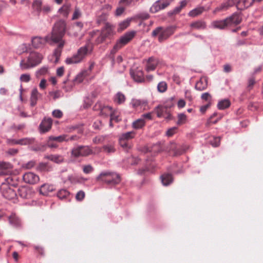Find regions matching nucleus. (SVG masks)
<instances>
[{
  "label": "nucleus",
  "instance_id": "obj_1",
  "mask_svg": "<svg viewBox=\"0 0 263 263\" xmlns=\"http://www.w3.org/2000/svg\"><path fill=\"white\" fill-rule=\"evenodd\" d=\"M66 30V23L64 21L60 20L56 22L53 27L51 39L54 42H59L57 49H55L53 56L55 57V63H58L61 56L62 48L65 44V42L62 39L64 36Z\"/></svg>",
  "mask_w": 263,
  "mask_h": 263
},
{
  "label": "nucleus",
  "instance_id": "obj_2",
  "mask_svg": "<svg viewBox=\"0 0 263 263\" xmlns=\"http://www.w3.org/2000/svg\"><path fill=\"white\" fill-rule=\"evenodd\" d=\"M176 26H169L166 27H158L153 30L152 36L156 37L158 36V40L162 43L167 40L176 31Z\"/></svg>",
  "mask_w": 263,
  "mask_h": 263
},
{
  "label": "nucleus",
  "instance_id": "obj_3",
  "mask_svg": "<svg viewBox=\"0 0 263 263\" xmlns=\"http://www.w3.org/2000/svg\"><path fill=\"white\" fill-rule=\"evenodd\" d=\"M92 50V46L88 44L81 47L76 54L71 57L67 58L65 60V63L68 65L80 63L88 53L91 52Z\"/></svg>",
  "mask_w": 263,
  "mask_h": 263
},
{
  "label": "nucleus",
  "instance_id": "obj_4",
  "mask_svg": "<svg viewBox=\"0 0 263 263\" xmlns=\"http://www.w3.org/2000/svg\"><path fill=\"white\" fill-rule=\"evenodd\" d=\"M98 181L105 182L108 184L114 185L121 181L120 176L118 174L110 172L101 173L96 178Z\"/></svg>",
  "mask_w": 263,
  "mask_h": 263
},
{
  "label": "nucleus",
  "instance_id": "obj_5",
  "mask_svg": "<svg viewBox=\"0 0 263 263\" xmlns=\"http://www.w3.org/2000/svg\"><path fill=\"white\" fill-rule=\"evenodd\" d=\"M136 34V31H132L125 33L123 35L121 36L111 50V53H116L118 50L129 43L134 37Z\"/></svg>",
  "mask_w": 263,
  "mask_h": 263
},
{
  "label": "nucleus",
  "instance_id": "obj_6",
  "mask_svg": "<svg viewBox=\"0 0 263 263\" xmlns=\"http://www.w3.org/2000/svg\"><path fill=\"white\" fill-rule=\"evenodd\" d=\"M115 34L113 27L109 23H106L102 29L99 36L96 40L97 44H101L107 40H110Z\"/></svg>",
  "mask_w": 263,
  "mask_h": 263
},
{
  "label": "nucleus",
  "instance_id": "obj_7",
  "mask_svg": "<svg viewBox=\"0 0 263 263\" xmlns=\"http://www.w3.org/2000/svg\"><path fill=\"white\" fill-rule=\"evenodd\" d=\"M92 153V151L87 146H78L71 152L72 155L76 157L87 156Z\"/></svg>",
  "mask_w": 263,
  "mask_h": 263
},
{
  "label": "nucleus",
  "instance_id": "obj_8",
  "mask_svg": "<svg viewBox=\"0 0 263 263\" xmlns=\"http://www.w3.org/2000/svg\"><path fill=\"white\" fill-rule=\"evenodd\" d=\"M174 0H158L151 7L150 11L152 13H156L166 8Z\"/></svg>",
  "mask_w": 263,
  "mask_h": 263
},
{
  "label": "nucleus",
  "instance_id": "obj_9",
  "mask_svg": "<svg viewBox=\"0 0 263 263\" xmlns=\"http://www.w3.org/2000/svg\"><path fill=\"white\" fill-rule=\"evenodd\" d=\"M93 108L95 110H100L101 115H114L117 113L111 106H103L100 102L97 103Z\"/></svg>",
  "mask_w": 263,
  "mask_h": 263
},
{
  "label": "nucleus",
  "instance_id": "obj_10",
  "mask_svg": "<svg viewBox=\"0 0 263 263\" xmlns=\"http://www.w3.org/2000/svg\"><path fill=\"white\" fill-rule=\"evenodd\" d=\"M237 2L238 0H227L217 7L213 11V13L216 14L219 12L227 11L235 5L237 6Z\"/></svg>",
  "mask_w": 263,
  "mask_h": 263
},
{
  "label": "nucleus",
  "instance_id": "obj_11",
  "mask_svg": "<svg viewBox=\"0 0 263 263\" xmlns=\"http://www.w3.org/2000/svg\"><path fill=\"white\" fill-rule=\"evenodd\" d=\"M23 180L27 183L34 184L40 181V177L38 175L32 172L25 173L23 177Z\"/></svg>",
  "mask_w": 263,
  "mask_h": 263
},
{
  "label": "nucleus",
  "instance_id": "obj_12",
  "mask_svg": "<svg viewBox=\"0 0 263 263\" xmlns=\"http://www.w3.org/2000/svg\"><path fill=\"white\" fill-rule=\"evenodd\" d=\"M28 57L30 59L33 67L41 63L42 60L43 59V55L41 53L35 51L31 52L29 53Z\"/></svg>",
  "mask_w": 263,
  "mask_h": 263
},
{
  "label": "nucleus",
  "instance_id": "obj_13",
  "mask_svg": "<svg viewBox=\"0 0 263 263\" xmlns=\"http://www.w3.org/2000/svg\"><path fill=\"white\" fill-rule=\"evenodd\" d=\"M13 166L8 162H0V177L10 175Z\"/></svg>",
  "mask_w": 263,
  "mask_h": 263
},
{
  "label": "nucleus",
  "instance_id": "obj_14",
  "mask_svg": "<svg viewBox=\"0 0 263 263\" xmlns=\"http://www.w3.org/2000/svg\"><path fill=\"white\" fill-rule=\"evenodd\" d=\"M47 41V37L45 38L40 36H34L31 39L32 46L34 48L38 49L43 47Z\"/></svg>",
  "mask_w": 263,
  "mask_h": 263
},
{
  "label": "nucleus",
  "instance_id": "obj_15",
  "mask_svg": "<svg viewBox=\"0 0 263 263\" xmlns=\"http://www.w3.org/2000/svg\"><path fill=\"white\" fill-rule=\"evenodd\" d=\"M228 26H236L240 23L241 18L239 15L236 13H233L231 16L226 18Z\"/></svg>",
  "mask_w": 263,
  "mask_h": 263
},
{
  "label": "nucleus",
  "instance_id": "obj_16",
  "mask_svg": "<svg viewBox=\"0 0 263 263\" xmlns=\"http://www.w3.org/2000/svg\"><path fill=\"white\" fill-rule=\"evenodd\" d=\"M159 63L158 59L154 57H150L146 61L145 69L147 71L154 70Z\"/></svg>",
  "mask_w": 263,
  "mask_h": 263
},
{
  "label": "nucleus",
  "instance_id": "obj_17",
  "mask_svg": "<svg viewBox=\"0 0 263 263\" xmlns=\"http://www.w3.org/2000/svg\"><path fill=\"white\" fill-rule=\"evenodd\" d=\"M52 120L50 118H45L40 125L41 133L48 131L51 127Z\"/></svg>",
  "mask_w": 263,
  "mask_h": 263
},
{
  "label": "nucleus",
  "instance_id": "obj_18",
  "mask_svg": "<svg viewBox=\"0 0 263 263\" xmlns=\"http://www.w3.org/2000/svg\"><path fill=\"white\" fill-rule=\"evenodd\" d=\"M19 65L22 70H27L33 67L28 56L22 58Z\"/></svg>",
  "mask_w": 263,
  "mask_h": 263
},
{
  "label": "nucleus",
  "instance_id": "obj_19",
  "mask_svg": "<svg viewBox=\"0 0 263 263\" xmlns=\"http://www.w3.org/2000/svg\"><path fill=\"white\" fill-rule=\"evenodd\" d=\"M130 74L132 78L137 82H142L144 80L143 77V72L142 70H138L136 71L131 70Z\"/></svg>",
  "mask_w": 263,
  "mask_h": 263
},
{
  "label": "nucleus",
  "instance_id": "obj_20",
  "mask_svg": "<svg viewBox=\"0 0 263 263\" xmlns=\"http://www.w3.org/2000/svg\"><path fill=\"white\" fill-rule=\"evenodd\" d=\"M190 27L193 29L204 30L206 27V24L204 21L199 20L192 23Z\"/></svg>",
  "mask_w": 263,
  "mask_h": 263
},
{
  "label": "nucleus",
  "instance_id": "obj_21",
  "mask_svg": "<svg viewBox=\"0 0 263 263\" xmlns=\"http://www.w3.org/2000/svg\"><path fill=\"white\" fill-rule=\"evenodd\" d=\"M130 104L132 107L135 109L139 107L142 108V107H145L147 105V102L145 100L133 99H132Z\"/></svg>",
  "mask_w": 263,
  "mask_h": 263
},
{
  "label": "nucleus",
  "instance_id": "obj_22",
  "mask_svg": "<svg viewBox=\"0 0 263 263\" xmlns=\"http://www.w3.org/2000/svg\"><path fill=\"white\" fill-rule=\"evenodd\" d=\"M54 190L53 185L48 184H44L42 185L40 189V192L41 194L46 196L49 193Z\"/></svg>",
  "mask_w": 263,
  "mask_h": 263
},
{
  "label": "nucleus",
  "instance_id": "obj_23",
  "mask_svg": "<svg viewBox=\"0 0 263 263\" xmlns=\"http://www.w3.org/2000/svg\"><path fill=\"white\" fill-rule=\"evenodd\" d=\"M211 25L214 28L219 29H224L228 26L226 19L223 20L214 21L212 23Z\"/></svg>",
  "mask_w": 263,
  "mask_h": 263
},
{
  "label": "nucleus",
  "instance_id": "obj_24",
  "mask_svg": "<svg viewBox=\"0 0 263 263\" xmlns=\"http://www.w3.org/2000/svg\"><path fill=\"white\" fill-rule=\"evenodd\" d=\"M255 0H238L237 3V7H243L241 9L247 8L251 6Z\"/></svg>",
  "mask_w": 263,
  "mask_h": 263
},
{
  "label": "nucleus",
  "instance_id": "obj_25",
  "mask_svg": "<svg viewBox=\"0 0 263 263\" xmlns=\"http://www.w3.org/2000/svg\"><path fill=\"white\" fill-rule=\"evenodd\" d=\"M126 100L125 95L121 92H117L114 97V101L115 103L118 104H123Z\"/></svg>",
  "mask_w": 263,
  "mask_h": 263
},
{
  "label": "nucleus",
  "instance_id": "obj_26",
  "mask_svg": "<svg viewBox=\"0 0 263 263\" xmlns=\"http://www.w3.org/2000/svg\"><path fill=\"white\" fill-rule=\"evenodd\" d=\"M161 182L164 185L167 186L173 182V177L170 174H164L161 176Z\"/></svg>",
  "mask_w": 263,
  "mask_h": 263
},
{
  "label": "nucleus",
  "instance_id": "obj_27",
  "mask_svg": "<svg viewBox=\"0 0 263 263\" xmlns=\"http://www.w3.org/2000/svg\"><path fill=\"white\" fill-rule=\"evenodd\" d=\"M104 152L107 154L114 153L116 152L115 144L114 142L104 145L102 147Z\"/></svg>",
  "mask_w": 263,
  "mask_h": 263
},
{
  "label": "nucleus",
  "instance_id": "obj_28",
  "mask_svg": "<svg viewBox=\"0 0 263 263\" xmlns=\"http://www.w3.org/2000/svg\"><path fill=\"white\" fill-rule=\"evenodd\" d=\"M70 7L71 5L69 3H66L59 10V11L64 16L67 17L70 12Z\"/></svg>",
  "mask_w": 263,
  "mask_h": 263
},
{
  "label": "nucleus",
  "instance_id": "obj_29",
  "mask_svg": "<svg viewBox=\"0 0 263 263\" xmlns=\"http://www.w3.org/2000/svg\"><path fill=\"white\" fill-rule=\"evenodd\" d=\"M43 6L42 0H34L32 5L33 9L37 11L39 14L42 12Z\"/></svg>",
  "mask_w": 263,
  "mask_h": 263
},
{
  "label": "nucleus",
  "instance_id": "obj_30",
  "mask_svg": "<svg viewBox=\"0 0 263 263\" xmlns=\"http://www.w3.org/2000/svg\"><path fill=\"white\" fill-rule=\"evenodd\" d=\"M39 92L36 88H33L31 91L30 102L31 105L34 106L36 104L37 98H38Z\"/></svg>",
  "mask_w": 263,
  "mask_h": 263
},
{
  "label": "nucleus",
  "instance_id": "obj_31",
  "mask_svg": "<svg viewBox=\"0 0 263 263\" xmlns=\"http://www.w3.org/2000/svg\"><path fill=\"white\" fill-rule=\"evenodd\" d=\"M230 105L231 102L229 99H223L218 102L217 107L218 109L222 110L228 108Z\"/></svg>",
  "mask_w": 263,
  "mask_h": 263
},
{
  "label": "nucleus",
  "instance_id": "obj_32",
  "mask_svg": "<svg viewBox=\"0 0 263 263\" xmlns=\"http://www.w3.org/2000/svg\"><path fill=\"white\" fill-rule=\"evenodd\" d=\"M188 1L187 0H183L180 3V6L176 7L174 9L170 12L172 14H176L179 13L181 10L184 8L187 5Z\"/></svg>",
  "mask_w": 263,
  "mask_h": 263
},
{
  "label": "nucleus",
  "instance_id": "obj_33",
  "mask_svg": "<svg viewBox=\"0 0 263 263\" xmlns=\"http://www.w3.org/2000/svg\"><path fill=\"white\" fill-rule=\"evenodd\" d=\"M204 11L203 7H198L190 11L188 14L191 17H196L200 14H201Z\"/></svg>",
  "mask_w": 263,
  "mask_h": 263
},
{
  "label": "nucleus",
  "instance_id": "obj_34",
  "mask_svg": "<svg viewBox=\"0 0 263 263\" xmlns=\"http://www.w3.org/2000/svg\"><path fill=\"white\" fill-rule=\"evenodd\" d=\"M46 158L53 162L57 163H61L63 161L64 158L61 155H49L46 157Z\"/></svg>",
  "mask_w": 263,
  "mask_h": 263
},
{
  "label": "nucleus",
  "instance_id": "obj_35",
  "mask_svg": "<svg viewBox=\"0 0 263 263\" xmlns=\"http://www.w3.org/2000/svg\"><path fill=\"white\" fill-rule=\"evenodd\" d=\"M52 139L56 142L58 144V143H62L64 141H68V139H67V135H62L59 136H50Z\"/></svg>",
  "mask_w": 263,
  "mask_h": 263
},
{
  "label": "nucleus",
  "instance_id": "obj_36",
  "mask_svg": "<svg viewBox=\"0 0 263 263\" xmlns=\"http://www.w3.org/2000/svg\"><path fill=\"white\" fill-rule=\"evenodd\" d=\"M119 143L120 145L126 152L131 148L130 144L127 140L119 138Z\"/></svg>",
  "mask_w": 263,
  "mask_h": 263
},
{
  "label": "nucleus",
  "instance_id": "obj_37",
  "mask_svg": "<svg viewBox=\"0 0 263 263\" xmlns=\"http://www.w3.org/2000/svg\"><path fill=\"white\" fill-rule=\"evenodd\" d=\"M135 135V133L134 132H129L125 133H123L121 134L119 138L128 141L130 139H133Z\"/></svg>",
  "mask_w": 263,
  "mask_h": 263
},
{
  "label": "nucleus",
  "instance_id": "obj_38",
  "mask_svg": "<svg viewBox=\"0 0 263 263\" xmlns=\"http://www.w3.org/2000/svg\"><path fill=\"white\" fill-rule=\"evenodd\" d=\"M207 87V83L205 81L200 80L198 81L195 85V88L197 90L202 91Z\"/></svg>",
  "mask_w": 263,
  "mask_h": 263
},
{
  "label": "nucleus",
  "instance_id": "obj_39",
  "mask_svg": "<svg viewBox=\"0 0 263 263\" xmlns=\"http://www.w3.org/2000/svg\"><path fill=\"white\" fill-rule=\"evenodd\" d=\"M34 142L33 138H23L20 140H17V144L21 145H28L32 144Z\"/></svg>",
  "mask_w": 263,
  "mask_h": 263
},
{
  "label": "nucleus",
  "instance_id": "obj_40",
  "mask_svg": "<svg viewBox=\"0 0 263 263\" xmlns=\"http://www.w3.org/2000/svg\"><path fill=\"white\" fill-rule=\"evenodd\" d=\"M63 84L64 85L62 86V88L67 92L70 91L73 86V83L72 82L69 81L68 80L64 81L63 82Z\"/></svg>",
  "mask_w": 263,
  "mask_h": 263
},
{
  "label": "nucleus",
  "instance_id": "obj_41",
  "mask_svg": "<svg viewBox=\"0 0 263 263\" xmlns=\"http://www.w3.org/2000/svg\"><path fill=\"white\" fill-rule=\"evenodd\" d=\"M69 195V192L65 189L60 190L57 193L58 197L61 199L66 198Z\"/></svg>",
  "mask_w": 263,
  "mask_h": 263
},
{
  "label": "nucleus",
  "instance_id": "obj_42",
  "mask_svg": "<svg viewBox=\"0 0 263 263\" xmlns=\"http://www.w3.org/2000/svg\"><path fill=\"white\" fill-rule=\"evenodd\" d=\"M36 170L39 172H46L48 171L49 169L47 163L41 162L36 166Z\"/></svg>",
  "mask_w": 263,
  "mask_h": 263
},
{
  "label": "nucleus",
  "instance_id": "obj_43",
  "mask_svg": "<svg viewBox=\"0 0 263 263\" xmlns=\"http://www.w3.org/2000/svg\"><path fill=\"white\" fill-rule=\"evenodd\" d=\"M167 88V84L164 81L160 82L157 86L158 90L160 92H165Z\"/></svg>",
  "mask_w": 263,
  "mask_h": 263
},
{
  "label": "nucleus",
  "instance_id": "obj_44",
  "mask_svg": "<svg viewBox=\"0 0 263 263\" xmlns=\"http://www.w3.org/2000/svg\"><path fill=\"white\" fill-rule=\"evenodd\" d=\"M130 24V21L125 20L119 24V26L118 28L119 31H122L123 30L125 29L126 28L128 27Z\"/></svg>",
  "mask_w": 263,
  "mask_h": 263
},
{
  "label": "nucleus",
  "instance_id": "obj_45",
  "mask_svg": "<svg viewBox=\"0 0 263 263\" xmlns=\"http://www.w3.org/2000/svg\"><path fill=\"white\" fill-rule=\"evenodd\" d=\"M49 95L54 100H56L63 96V93L60 90L51 91L49 93Z\"/></svg>",
  "mask_w": 263,
  "mask_h": 263
},
{
  "label": "nucleus",
  "instance_id": "obj_46",
  "mask_svg": "<svg viewBox=\"0 0 263 263\" xmlns=\"http://www.w3.org/2000/svg\"><path fill=\"white\" fill-rule=\"evenodd\" d=\"M47 145L50 148H57L59 146L58 144L55 142L50 136L48 138Z\"/></svg>",
  "mask_w": 263,
  "mask_h": 263
},
{
  "label": "nucleus",
  "instance_id": "obj_47",
  "mask_svg": "<svg viewBox=\"0 0 263 263\" xmlns=\"http://www.w3.org/2000/svg\"><path fill=\"white\" fill-rule=\"evenodd\" d=\"M145 122L143 119H138L133 123V127L135 128H140L144 125Z\"/></svg>",
  "mask_w": 263,
  "mask_h": 263
},
{
  "label": "nucleus",
  "instance_id": "obj_48",
  "mask_svg": "<svg viewBox=\"0 0 263 263\" xmlns=\"http://www.w3.org/2000/svg\"><path fill=\"white\" fill-rule=\"evenodd\" d=\"M29 49V46L26 44L20 45L18 47V52L20 54H22L27 52Z\"/></svg>",
  "mask_w": 263,
  "mask_h": 263
},
{
  "label": "nucleus",
  "instance_id": "obj_49",
  "mask_svg": "<svg viewBox=\"0 0 263 263\" xmlns=\"http://www.w3.org/2000/svg\"><path fill=\"white\" fill-rule=\"evenodd\" d=\"M48 72V67L44 66L41 68L39 70H38L36 72V76L37 77H39L41 76L46 74Z\"/></svg>",
  "mask_w": 263,
  "mask_h": 263
},
{
  "label": "nucleus",
  "instance_id": "obj_50",
  "mask_svg": "<svg viewBox=\"0 0 263 263\" xmlns=\"http://www.w3.org/2000/svg\"><path fill=\"white\" fill-rule=\"evenodd\" d=\"M106 137L104 136H98L93 139V142L96 144L103 143L105 140Z\"/></svg>",
  "mask_w": 263,
  "mask_h": 263
},
{
  "label": "nucleus",
  "instance_id": "obj_51",
  "mask_svg": "<svg viewBox=\"0 0 263 263\" xmlns=\"http://www.w3.org/2000/svg\"><path fill=\"white\" fill-rule=\"evenodd\" d=\"M85 196V192L83 191H79L76 195V199L77 201H82Z\"/></svg>",
  "mask_w": 263,
  "mask_h": 263
},
{
  "label": "nucleus",
  "instance_id": "obj_52",
  "mask_svg": "<svg viewBox=\"0 0 263 263\" xmlns=\"http://www.w3.org/2000/svg\"><path fill=\"white\" fill-rule=\"evenodd\" d=\"M86 75V71L83 72L79 74L75 78L74 81L77 83H81L83 81L84 77Z\"/></svg>",
  "mask_w": 263,
  "mask_h": 263
},
{
  "label": "nucleus",
  "instance_id": "obj_53",
  "mask_svg": "<svg viewBox=\"0 0 263 263\" xmlns=\"http://www.w3.org/2000/svg\"><path fill=\"white\" fill-rule=\"evenodd\" d=\"M93 170V167L90 164L83 166V171L85 174L90 173Z\"/></svg>",
  "mask_w": 263,
  "mask_h": 263
},
{
  "label": "nucleus",
  "instance_id": "obj_54",
  "mask_svg": "<svg viewBox=\"0 0 263 263\" xmlns=\"http://www.w3.org/2000/svg\"><path fill=\"white\" fill-rule=\"evenodd\" d=\"M220 138L219 137H214L213 140L211 141V145L214 147L218 146L220 144Z\"/></svg>",
  "mask_w": 263,
  "mask_h": 263
},
{
  "label": "nucleus",
  "instance_id": "obj_55",
  "mask_svg": "<svg viewBox=\"0 0 263 263\" xmlns=\"http://www.w3.org/2000/svg\"><path fill=\"white\" fill-rule=\"evenodd\" d=\"M35 161L31 160L23 165V167L26 169H31L35 165Z\"/></svg>",
  "mask_w": 263,
  "mask_h": 263
},
{
  "label": "nucleus",
  "instance_id": "obj_56",
  "mask_svg": "<svg viewBox=\"0 0 263 263\" xmlns=\"http://www.w3.org/2000/svg\"><path fill=\"white\" fill-rule=\"evenodd\" d=\"M178 119L177 121V125H181L186 122V116H178Z\"/></svg>",
  "mask_w": 263,
  "mask_h": 263
},
{
  "label": "nucleus",
  "instance_id": "obj_57",
  "mask_svg": "<svg viewBox=\"0 0 263 263\" xmlns=\"http://www.w3.org/2000/svg\"><path fill=\"white\" fill-rule=\"evenodd\" d=\"M177 131V127H173L172 128H171L168 129L166 132V135L168 137H172L173 135H174Z\"/></svg>",
  "mask_w": 263,
  "mask_h": 263
},
{
  "label": "nucleus",
  "instance_id": "obj_58",
  "mask_svg": "<svg viewBox=\"0 0 263 263\" xmlns=\"http://www.w3.org/2000/svg\"><path fill=\"white\" fill-rule=\"evenodd\" d=\"M51 7L47 4L44 5L42 7V11L44 13H48L51 11Z\"/></svg>",
  "mask_w": 263,
  "mask_h": 263
},
{
  "label": "nucleus",
  "instance_id": "obj_59",
  "mask_svg": "<svg viewBox=\"0 0 263 263\" xmlns=\"http://www.w3.org/2000/svg\"><path fill=\"white\" fill-rule=\"evenodd\" d=\"M20 80L22 82H28L30 80V76L29 74H23L21 75Z\"/></svg>",
  "mask_w": 263,
  "mask_h": 263
},
{
  "label": "nucleus",
  "instance_id": "obj_60",
  "mask_svg": "<svg viewBox=\"0 0 263 263\" xmlns=\"http://www.w3.org/2000/svg\"><path fill=\"white\" fill-rule=\"evenodd\" d=\"M92 104V101L89 98H86L84 101V107L87 108Z\"/></svg>",
  "mask_w": 263,
  "mask_h": 263
},
{
  "label": "nucleus",
  "instance_id": "obj_61",
  "mask_svg": "<svg viewBox=\"0 0 263 263\" xmlns=\"http://www.w3.org/2000/svg\"><path fill=\"white\" fill-rule=\"evenodd\" d=\"M80 15H81V12L80 11V10L78 8H76L74 13L73 14L72 19V20H77L80 16Z\"/></svg>",
  "mask_w": 263,
  "mask_h": 263
},
{
  "label": "nucleus",
  "instance_id": "obj_62",
  "mask_svg": "<svg viewBox=\"0 0 263 263\" xmlns=\"http://www.w3.org/2000/svg\"><path fill=\"white\" fill-rule=\"evenodd\" d=\"M153 152L154 153L158 152L160 151V146L158 144H155L154 145L153 147L149 149L148 148H146V152Z\"/></svg>",
  "mask_w": 263,
  "mask_h": 263
},
{
  "label": "nucleus",
  "instance_id": "obj_63",
  "mask_svg": "<svg viewBox=\"0 0 263 263\" xmlns=\"http://www.w3.org/2000/svg\"><path fill=\"white\" fill-rule=\"evenodd\" d=\"M64 67H60L58 68L57 70V75L58 77H62L64 74Z\"/></svg>",
  "mask_w": 263,
  "mask_h": 263
},
{
  "label": "nucleus",
  "instance_id": "obj_64",
  "mask_svg": "<svg viewBox=\"0 0 263 263\" xmlns=\"http://www.w3.org/2000/svg\"><path fill=\"white\" fill-rule=\"evenodd\" d=\"M26 190L24 187H22L18 190V192H20L19 195L21 197H22V198L26 197L27 195L26 193Z\"/></svg>",
  "mask_w": 263,
  "mask_h": 263
}]
</instances>
